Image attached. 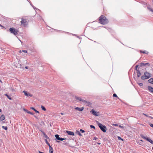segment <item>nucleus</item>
<instances>
[{"label": "nucleus", "instance_id": "1", "mask_svg": "<svg viewBox=\"0 0 153 153\" xmlns=\"http://www.w3.org/2000/svg\"><path fill=\"white\" fill-rule=\"evenodd\" d=\"M99 21L100 23L102 25L106 24L108 22V20L103 15H102L99 17Z\"/></svg>", "mask_w": 153, "mask_h": 153}, {"label": "nucleus", "instance_id": "2", "mask_svg": "<svg viewBox=\"0 0 153 153\" xmlns=\"http://www.w3.org/2000/svg\"><path fill=\"white\" fill-rule=\"evenodd\" d=\"M97 124L100 127V129L104 132L106 131V127L104 125H102V124L99 123L98 122H97Z\"/></svg>", "mask_w": 153, "mask_h": 153}, {"label": "nucleus", "instance_id": "3", "mask_svg": "<svg viewBox=\"0 0 153 153\" xmlns=\"http://www.w3.org/2000/svg\"><path fill=\"white\" fill-rule=\"evenodd\" d=\"M75 98L76 100H77L80 101H81L82 102L84 103L85 104H89L90 103L89 102L85 100L82 99L81 97H78L76 96L75 97Z\"/></svg>", "mask_w": 153, "mask_h": 153}, {"label": "nucleus", "instance_id": "4", "mask_svg": "<svg viewBox=\"0 0 153 153\" xmlns=\"http://www.w3.org/2000/svg\"><path fill=\"white\" fill-rule=\"evenodd\" d=\"M9 30L11 33L13 34L14 35H16L18 34V30L13 27L10 28Z\"/></svg>", "mask_w": 153, "mask_h": 153}, {"label": "nucleus", "instance_id": "5", "mask_svg": "<svg viewBox=\"0 0 153 153\" xmlns=\"http://www.w3.org/2000/svg\"><path fill=\"white\" fill-rule=\"evenodd\" d=\"M140 136L141 137L146 140H147V141L149 142L150 143H151L152 144H153V141L151 140V139H150V138H149L148 137H145L143 135V134H141L140 135Z\"/></svg>", "mask_w": 153, "mask_h": 153}, {"label": "nucleus", "instance_id": "6", "mask_svg": "<svg viewBox=\"0 0 153 153\" xmlns=\"http://www.w3.org/2000/svg\"><path fill=\"white\" fill-rule=\"evenodd\" d=\"M140 136L141 137L146 140H147V141L149 142L150 143H151L152 144H153V141L151 140V139H150V138H149L148 137H145L143 135V134H141L140 135Z\"/></svg>", "mask_w": 153, "mask_h": 153}, {"label": "nucleus", "instance_id": "7", "mask_svg": "<svg viewBox=\"0 0 153 153\" xmlns=\"http://www.w3.org/2000/svg\"><path fill=\"white\" fill-rule=\"evenodd\" d=\"M90 112L93 115L95 116H98L99 115V113L95 111L94 109L91 110Z\"/></svg>", "mask_w": 153, "mask_h": 153}, {"label": "nucleus", "instance_id": "8", "mask_svg": "<svg viewBox=\"0 0 153 153\" xmlns=\"http://www.w3.org/2000/svg\"><path fill=\"white\" fill-rule=\"evenodd\" d=\"M56 139L62 141L64 140H65L66 138H63L59 137V135L58 134H56L55 135Z\"/></svg>", "mask_w": 153, "mask_h": 153}, {"label": "nucleus", "instance_id": "9", "mask_svg": "<svg viewBox=\"0 0 153 153\" xmlns=\"http://www.w3.org/2000/svg\"><path fill=\"white\" fill-rule=\"evenodd\" d=\"M144 75L146 76V78L149 79L151 76V74L147 72H145Z\"/></svg>", "mask_w": 153, "mask_h": 153}, {"label": "nucleus", "instance_id": "10", "mask_svg": "<svg viewBox=\"0 0 153 153\" xmlns=\"http://www.w3.org/2000/svg\"><path fill=\"white\" fill-rule=\"evenodd\" d=\"M27 22L26 19H22V21L21 22V23L22 25H23L24 26H25V23Z\"/></svg>", "mask_w": 153, "mask_h": 153}, {"label": "nucleus", "instance_id": "11", "mask_svg": "<svg viewBox=\"0 0 153 153\" xmlns=\"http://www.w3.org/2000/svg\"><path fill=\"white\" fill-rule=\"evenodd\" d=\"M23 92L24 93L25 95L27 97H32V95L30 94L29 93L25 91H24Z\"/></svg>", "mask_w": 153, "mask_h": 153}, {"label": "nucleus", "instance_id": "12", "mask_svg": "<svg viewBox=\"0 0 153 153\" xmlns=\"http://www.w3.org/2000/svg\"><path fill=\"white\" fill-rule=\"evenodd\" d=\"M66 132L69 135H74V133L73 132L69 131H66Z\"/></svg>", "mask_w": 153, "mask_h": 153}, {"label": "nucleus", "instance_id": "13", "mask_svg": "<svg viewBox=\"0 0 153 153\" xmlns=\"http://www.w3.org/2000/svg\"><path fill=\"white\" fill-rule=\"evenodd\" d=\"M75 109L77 110H78V111H82V110H83L84 108L83 107L79 108V107H77L75 108Z\"/></svg>", "mask_w": 153, "mask_h": 153}, {"label": "nucleus", "instance_id": "14", "mask_svg": "<svg viewBox=\"0 0 153 153\" xmlns=\"http://www.w3.org/2000/svg\"><path fill=\"white\" fill-rule=\"evenodd\" d=\"M148 89L150 92L153 93V88L150 86H148Z\"/></svg>", "mask_w": 153, "mask_h": 153}, {"label": "nucleus", "instance_id": "15", "mask_svg": "<svg viewBox=\"0 0 153 153\" xmlns=\"http://www.w3.org/2000/svg\"><path fill=\"white\" fill-rule=\"evenodd\" d=\"M5 119V117L4 115H2L0 117V121H2Z\"/></svg>", "mask_w": 153, "mask_h": 153}, {"label": "nucleus", "instance_id": "16", "mask_svg": "<svg viewBox=\"0 0 153 153\" xmlns=\"http://www.w3.org/2000/svg\"><path fill=\"white\" fill-rule=\"evenodd\" d=\"M148 82L150 83L153 84V78H151L148 80Z\"/></svg>", "mask_w": 153, "mask_h": 153}, {"label": "nucleus", "instance_id": "17", "mask_svg": "<svg viewBox=\"0 0 153 153\" xmlns=\"http://www.w3.org/2000/svg\"><path fill=\"white\" fill-rule=\"evenodd\" d=\"M49 152L50 153H53V149L51 146L49 147Z\"/></svg>", "mask_w": 153, "mask_h": 153}, {"label": "nucleus", "instance_id": "18", "mask_svg": "<svg viewBox=\"0 0 153 153\" xmlns=\"http://www.w3.org/2000/svg\"><path fill=\"white\" fill-rule=\"evenodd\" d=\"M30 108L33 110L36 113H39V112L35 109L33 107H31Z\"/></svg>", "mask_w": 153, "mask_h": 153}, {"label": "nucleus", "instance_id": "19", "mask_svg": "<svg viewBox=\"0 0 153 153\" xmlns=\"http://www.w3.org/2000/svg\"><path fill=\"white\" fill-rule=\"evenodd\" d=\"M75 133H76V134H78L80 136H82V134L80 133V132L79 131H78V130L76 131Z\"/></svg>", "mask_w": 153, "mask_h": 153}, {"label": "nucleus", "instance_id": "20", "mask_svg": "<svg viewBox=\"0 0 153 153\" xmlns=\"http://www.w3.org/2000/svg\"><path fill=\"white\" fill-rule=\"evenodd\" d=\"M146 76H145V75L144 76H142L141 77V79H148L147 78H146Z\"/></svg>", "mask_w": 153, "mask_h": 153}, {"label": "nucleus", "instance_id": "21", "mask_svg": "<svg viewBox=\"0 0 153 153\" xmlns=\"http://www.w3.org/2000/svg\"><path fill=\"white\" fill-rule=\"evenodd\" d=\"M41 108L44 111H46V109L45 108L43 105H42L41 106Z\"/></svg>", "mask_w": 153, "mask_h": 153}, {"label": "nucleus", "instance_id": "22", "mask_svg": "<svg viewBox=\"0 0 153 153\" xmlns=\"http://www.w3.org/2000/svg\"><path fill=\"white\" fill-rule=\"evenodd\" d=\"M4 95H5V96H6L10 100H12V98H11V97H10L9 95L7 94H4Z\"/></svg>", "mask_w": 153, "mask_h": 153}, {"label": "nucleus", "instance_id": "23", "mask_svg": "<svg viewBox=\"0 0 153 153\" xmlns=\"http://www.w3.org/2000/svg\"><path fill=\"white\" fill-rule=\"evenodd\" d=\"M146 63L141 62L140 63V66H146Z\"/></svg>", "mask_w": 153, "mask_h": 153}, {"label": "nucleus", "instance_id": "24", "mask_svg": "<svg viewBox=\"0 0 153 153\" xmlns=\"http://www.w3.org/2000/svg\"><path fill=\"white\" fill-rule=\"evenodd\" d=\"M45 141L46 142V143H47V144L50 147V146H50V144L48 143V141H47V140L46 139L45 140Z\"/></svg>", "mask_w": 153, "mask_h": 153}, {"label": "nucleus", "instance_id": "25", "mask_svg": "<svg viewBox=\"0 0 153 153\" xmlns=\"http://www.w3.org/2000/svg\"><path fill=\"white\" fill-rule=\"evenodd\" d=\"M147 8L149 10V11H150L153 13V9H152L148 7Z\"/></svg>", "mask_w": 153, "mask_h": 153}, {"label": "nucleus", "instance_id": "26", "mask_svg": "<svg viewBox=\"0 0 153 153\" xmlns=\"http://www.w3.org/2000/svg\"><path fill=\"white\" fill-rule=\"evenodd\" d=\"M10 90L12 91V92H13L14 91H15V90L12 87H11L10 88Z\"/></svg>", "mask_w": 153, "mask_h": 153}, {"label": "nucleus", "instance_id": "27", "mask_svg": "<svg viewBox=\"0 0 153 153\" xmlns=\"http://www.w3.org/2000/svg\"><path fill=\"white\" fill-rule=\"evenodd\" d=\"M2 128L5 130H7V126H2Z\"/></svg>", "mask_w": 153, "mask_h": 153}, {"label": "nucleus", "instance_id": "28", "mask_svg": "<svg viewBox=\"0 0 153 153\" xmlns=\"http://www.w3.org/2000/svg\"><path fill=\"white\" fill-rule=\"evenodd\" d=\"M144 114V115H145L146 117H149V118H152V119H153V117H151L150 116H148L147 115H146V114Z\"/></svg>", "mask_w": 153, "mask_h": 153}, {"label": "nucleus", "instance_id": "29", "mask_svg": "<svg viewBox=\"0 0 153 153\" xmlns=\"http://www.w3.org/2000/svg\"><path fill=\"white\" fill-rule=\"evenodd\" d=\"M138 84L140 86H142L143 85V84L142 83H138Z\"/></svg>", "mask_w": 153, "mask_h": 153}, {"label": "nucleus", "instance_id": "30", "mask_svg": "<svg viewBox=\"0 0 153 153\" xmlns=\"http://www.w3.org/2000/svg\"><path fill=\"white\" fill-rule=\"evenodd\" d=\"M113 97H117L118 99H119V97H118L117 94H113Z\"/></svg>", "mask_w": 153, "mask_h": 153}, {"label": "nucleus", "instance_id": "31", "mask_svg": "<svg viewBox=\"0 0 153 153\" xmlns=\"http://www.w3.org/2000/svg\"><path fill=\"white\" fill-rule=\"evenodd\" d=\"M141 75V74L140 73H137V76L138 77H139Z\"/></svg>", "mask_w": 153, "mask_h": 153}, {"label": "nucleus", "instance_id": "32", "mask_svg": "<svg viewBox=\"0 0 153 153\" xmlns=\"http://www.w3.org/2000/svg\"><path fill=\"white\" fill-rule=\"evenodd\" d=\"M90 127H91V128H94V129H95V127L93 125H91L90 126Z\"/></svg>", "mask_w": 153, "mask_h": 153}, {"label": "nucleus", "instance_id": "33", "mask_svg": "<svg viewBox=\"0 0 153 153\" xmlns=\"http://www.w3.org/2000/svg\"><path fill=\"white\" fill-rule=\"evenodd\" d=\"M23 110L25 111L27 113V112H29V111H28L27 109H25V108H23Z\"/></svg>", "mask_w": 153, "mask_h": 153}, {"label": "nucleus", "instance_id": "34", "mask_svg": "<svg viewBox=\"0 0 153 153\" xmlns=\"http://www.w3.org/2000/svg\"><path fill=\"white\" fill-rule=\"evenodd\" d=\"M138 66V65H136V66H135V70H138V69H137V68Z\"/></svg>", "mask_w": 153, "mask_h": 153}, {"label": "nucleus", "instance_id": "35", "mask_svg": "<svg viewBox=\"0 0 153 153\" xmlns=\"http://www.w3.org/2000/svg\"><path fill=\"white\" fill-rule=\"evenodd\" d=\"M44 137H45V138L48 139H49V137H48V136H47V135L46 134L44 136Z\"/></svg>", "mask_w": 153, "mask_h": 153}, {"label": "nucleus", "instance_id": "36", "mask_svg": "<svg viewBox=\"0 0 153 153\" xmlns=\"http://www.w3.org/2000/svg\"><path fill=\"white\" fill-rule=\"evenodd\" d=\"M118 140H123V139H122V138H121L120 137H119V136L118 137Z\"/></svg>", "mask_w": 153, "mask_h": 153}, {"label": "nucleus", "instance_id": "37", "mask_svg": "<svg viewBox=\"0 0 153 153\" xmlns=\"http://www.w3.org/2000/svg\"><path fill=\"white\" fill-rule=\"evenodd\" d=\"M80 131L82 133H84L85 132V131L82 129H80Z\"/></svg>", "mask_w": 153, "mask_h": 153}, {"label": "nucleus", "instance_id": "38", "mask_svg": "<svg viewBox=\"0 0 153 153\" xmlns=\"http://www.w3.org/2000/svg\"><path fill=\"white\" fill-rule=\"evenodd\" d=\"M119 127H120V128H124V127L123 126H121V125L119 126Z\"/></svg>", "mask_w": 153, "mask_h": 153}, {"label": "nucleus", "instance_id": "39", "mask_svg": "<svg viewBox=\"0 0 153 153\" xmlns=\"http://www.w3.org/2000/svg\"><path fill=\"white\" fill-rule=\"evenodd\" d=\"M22 51L25 53H27V51L26 50H23Z\"/></svg>", "mask_w": 153, "mask_h": 153}, {"label": "nucleus", "instance_id": "40", "mask_svg": "<svg viewBox=\"0 0 153 153\" xmlns=\"http://www.w3.org/2000/svg\"><path fill=\"white\" fill-rule=\"evenodd\" d=\"M41 131L43 133L44 136H45L46 134L45 133L44 131Z\"/></svg>", "mask_w": 153, "mask_h": 153}, {"label": "nucleus", "instance_id": "41", "mask_svg": "<svg viewBox=\"0 0 153 153\" xmlns=\"http://www.w3.org/2000/svg\"><path fill=\"white\" fill-rule=\"evenodd\" d=\"M112 125L114 126H118V125L117 124H113Z\"/></svg>", "mask_w": 153, "mask_h": 153}, {"label": "nucleus", "instance_id": "42", "mask_svg": "<svg viewBox=\"0 0 153 153\" xmlns=\"http://www.w3.org/2000/svg\"><path fill=\"white\" fill-rule=\"evenodd\" d=\"M27 113L30 114L32 115L33 114L32 112H31L29 111V112H27Z\"/></svg>", "mask_w": 153, "mask_h": 153}, {"label": "nucleus", "instance_id": "43", "mask_svg": "<svg viewBox=\"0 0 153 153\" xmlns=\"http://www.w3.org/2000/svg\"><path fill=\"white\" fill-rule=\"evenodd\" d=\"M146 65H147L148 66H149L150 65V64H149V63H146Z\"/></svg>", "mask_w": 153, "mask_h": 153}, {"label": "nucleus", "instance_id": "44", "mask_svg": "<svg viewBox=\"0 0 153 153\" xmlns=\"http://www.w3.org/2000/svg\"><path fill=\"white\" fill-rule=\"evenodd\" d=\"M150 126L152 127H153V124L151 123L149 124Z\"/></svg>", "mask_w": 153, "mask_h": 153}, {"label": "nucleus", "instance_id": "45", "mask_svg": "<svg viewBox=\"0 0 153 153\" xmlns=\"http://www.w3.org/2000/svg\"><path fill=\"white\" fill-rule=\"evenodd\" d=\"M142 53H146V52L145 51H140Z\"/></svg>", "mask_w": 153, "mask_h": 153}, {"label": "nucleus", "instance_id": "46", "mask_svg": "<svg viewBox=\"0 0 153 153\" xmlns=\"http://www.w3.org/2000/svg\"><path fill=\"white\" fill-rule=\"evenodd\" d=\"M137 74L139 73H140V71L139 70V69H138V70H137Z\"/></svg>", "mask_w": 153, "mask_h": 153}, {"label": "nucleus", "instance_id": "47", "mask_svg": "<svg viewBox=\"0 0 153 153\" xmlns=\"http://www.w3.org/2000/svg\"><path fill=\"white\" fill-rule=\"evenodd\" d=\"M97 139V138L96 137H95L94 138V139H93V140H96Z\"/></svg>", "mask_w": 153, "mask_h": 153}, {"label": "nucleus", "instance_id": "48", "mask_svg": "<svg viewBox=\"0 0 153 153\" xmlns=\"http://www.w3.org/2000/svg\"><path fill=\"white\" fill-rule=\"evenodd\" d=\"M143 142V141L142 140H140V141H139V142H140V143H141V142Z\"/></svg>", "mask_w": 153, "mask_h": 153}, {"label": "nucleus", "instance_id": "49", "mask_svg": "<svg viewBox=\"0 0 153 153\" xmlns=\"http://www.w3.org/2000/svg\"><path fill=\"white\" fill-rule=\"evenodd\" d=\"M25 68H26V69H28V67L27 66H25Z\"/></svg>", "mask_w": 153, "mask_h": 153}, {"label": "nucleus", "instance_id": "50", "mask_svg": "<svg viewBox=\"0 0 153 153\" xmlns=\"http://www.w3.org/2000/svg\"><path fill=\"white\" fill-rule=\"evenodd\" d=\"M60 114H61V115H64V113H60Z\"/></svg>", "mask_w": 153, "mask_h": 153}, {"label": "nucleus", "instance_id": "51", "mask_svg": "<svg viewBox=\"0 0 153 153\" xmlns=\"http://www.w3.org/2000/svg\"><path fill=\"white\" fill-rule=\"evenodd\" d=\"M19 53H22V51H19Z\"/></svg>", "mask_w": 153, "mask_h": 153}, {"label": "nucleus", "instance_id": "52", "mask_svg": "<svg viewBox=\"0 0 153 153\" xmlns=\"http://www.w3.org/2000/svg\"><path fill=\"white\" fill-rule=\"evenodd\" d=\"M39 153H43V152H40V151L39 152Z\"/></svg>", "mask_w": 153, "mask_h": 153}, {"label": "nucleus", "instance_id": "53", "mask_svg": "<svg viewBox=\"0 0 153 153\" xmlns=\"http://www.w3.org/2000/svg\"><path fill=\"white\" fill-rule=\"evenodd\" d=\"M34 117H35L36 119L38 118L37 117L35 116H34Z\"/></svg>", "mask_w": 153, "mask_h": 153}, {"label": "nucleus", "instance_id": "54", "mask_svg": "<svg viewBox=\"0 0 153 153\" xmlns=\"http://www.w3.org/2000/svg\"><path fill=\"white\" fill-rule=\"evenodd\" d=\"M0 26L2 27V26L1 25H0Z\"/></svg>", "mask_w": 153, "mask_h": 153}, {"label": "nucleus", "instance_id": "55", "mask_svg": "<svg viewBox=\"0 0 153 153\" xmlns=\"http://www.w3.org/2000/svg\"><path fill=\"white\" fill-rule=\"evenodd\" d=\"M1 109H0V112H1Z\"/></svg>", "mask_w": 153, "mask_h": 153}, {"label": "nucleus", "instance_id": "56", "mask_svg": "<svg viewBox=\"0 0 153 153\" xmlns=\"http://www.w3.org/2000/svg\"><path fill=\"white\" fill-rule=\"evenodd\" d=\"M57 142L59 143V141H57Z\"/></svg>", "mask_w": 153, "mask_h": 153}, {"label": "nucleus", "instance_id": "57", "mask_svg": "<svg viewBox=\"0 0 153 153\" xmlns=\"http://www.w3.org/2000/svg\"><path fill=\"white\" fill-rule=\"evenodd\" d=\"M0 82H2L0 80Z\"/></svg>", "mask_w": 153, "mask_h": 153}, {"label": "nucleus", "instance_id": "58", "mask_svg": "<svg viewBox=\"0 0 153 153\" xmlns=\"http://www.w3.org/2000/svg\"><path fill=\"white\" fill-rule=\"evenodd\" d=\"M152 150H153V147H152Z\"/></svg>", "mask_w": 153, "mask_h": 153}, {"label": "nucleus", "instance_id": "59", "mask_svg": "<svg viewBox=\"0 0 153 153\" xmlns=\"http://www.w3.org/2000/svg\"><path fill=\"white\" fill-rule=\"evenodd\" d=\"M140 145H142L141 144H140Z\"/></svg>", "mask_w": 153, "mask_h": 153}]
</instances>
